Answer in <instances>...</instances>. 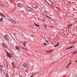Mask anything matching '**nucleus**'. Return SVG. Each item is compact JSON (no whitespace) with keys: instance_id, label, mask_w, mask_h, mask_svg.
I'll use <instances>...</instances> for the list:
<instances>
[{"instance_id":"nucleus-1","label":"nucleus","mask_w":77,"mask_h":77,"mask_svg":"<svg viewBox=\"0 0 77 77\" xmlns=\"http://www.w3.org/2000/svg\"><path fill=\"white\" fill-rule=\"evenodd\" d=\"M4 38L5 39V40H7V41H8V40H9V38H10L9 36V35H6L4 36Z\"/></svg>"},{"instance_id":"nucleus-2","label":"nucleus","mask_w":77,"mask_h":77,"mask_svg":"<svg viewBox=\"0 0 77 77\" xmlns=\"http://www.w3.org/2000/svg\"><path fill=\"white\" fill-rule=\"evenodd\" d=\"M53 52V50H50L49 51H48L46 52L48 54L49 53H52Z\"/></svg>"},{"instance_id":"nucleus-3","label":"nucleus","mask_w":77,"mask_h":77,"mask_svg":"<svg viewBox=\"0 0 77 77\" xmlns=\"http://www.w3.org/2000/svg\"><path fill=\"white\" fill-rule=\"evenodd\" d=\"M26 10H27L28 11H32V8L30 7H26Z\"/></svg>"},{"instance_id":"nucleus-4","label":"nucleus","mask_w":77,"mask_h":77,"mask_svg":"<svg viewBox=\"0 0 77 77\" xmlns=\"http://www.w3.org/2000/svg\"><path fill=\"white\" fill-rule=\"evenodd\" d=\"M7 55L8 57H9V58H12L11 54H7Z\"/></svg>"},{"instance_id":"nucleus-5","label":"nucleus","mask_w":77,"mask_h":77,"mask_svg":"<svg viewBox=\"0 0 77 77\" xmlns=\"http://www.w3.org/2000/svg\"><path fill=\"white\" fill-rule=\"evenodd\" d=\"M10 21L11 22H12V23L14 24H16L17 23V22L15 20H12V19H11L10 20Z\"/></svg>"},{"instance_id":"nucleus-6","label":"nucleus","mask_w":77,"mask_h":77,"mask_svg":"<svg viewBox=\"0 0 77 77\" xmlns=\"http://www.w3.org/2000/svg\"><path fill=\"white\" fill-rule=\"evenodd\" d=\"M72 26V24H70L68 25H67V28L68 29H69V27H71Z\"/></svg>"},{"instance_id":"nucleus-7","label":"nucleus","mask_w":77,"mask_h":77,"mask_svg":"<svg viewBox=\"0 0 77 77\" xmlns=\"http://www.w3.org/2000/svg\"><path fill=\"white\" fill-rule=\"evenodd\" d=\"M2 45L5 48H7L8 47V46L6 45L4 43H3L2 44Z\"/></svg>"},{"instance_id":"nucleus-8","label":"nucleus","mask_w":77,"mask_h":77,"mask_svg":"<svg viewBox=\"0 0 77 77\" xmlns=\"http://www.w3.org/2000/svg\"><path fill=\"white\" fill-rule=\"evenodd\" d=\"M18 6L19 8H21V4L20 3H19L18 5Z\"/></svg>"},{"instance_id":"nucleus-9","label":"nucleus","mask_w":77,"mask_h":77,"mask_svg":"<svg viewBox=\"0 0 77 77\" xmlns=\"http://www.w3.org/2000/svg\"><path fill=\"white\" fill-rule=\"evenodd\" d=\"M15 38H16L17 39H19L20 37H19V35H16L15 36Z\"/></svg>"},{"instance_id":"nucleus-10","label":"nucleus","mask_w":77,"mask_h":77,"mask_svg":"<svg viewBox=\"0 0 77 77\" xmlns=\"http://www.w3.org/2000/svg\"><path fill=\"white\" fill-rule=\"evenodd\" d=\"M73 47L72 46H71L70 47H69V48H66V50H69V49H71V48H73Z\"/></svg>"},{"instance_id":"nucleus-11","label":"nucleus","mask_w":77,"mask_h":77,"mask_svg":"<svg viewBox=\"0 0 77 77\" xmlns=\"http://www.w3.org/2000/svg\"><path fill=\"white\" fill-rule=\"evenodd\" d=\"M76 53H77V52L76 51H75L73 52L72 54H73V55H75V54H76Z\"/></svg>"},{"instance_id":"nucleus-12","label":"nucleus","mask_w":77,"mask_h":77,"mask_svg":"<svg viewBox=\"0 0 77 77\" xmlns=\"http://www.w3.org/2000/svg\"><path fill=\"white\" fill-rule=\"evenodd\" d=\"M12 65L13 66H14V67H15V68H16V67H15V63H12Z\"/></svg>"},{"instance_id":"nucleus-13","label":"nucleus","mask_w":77,"mask_h":77,"mask_svg":"<svg viewBox=\"0 0 77 77\" xmlns=\"http://www.w3.org/2000/svg\"><path fill=\"white\" fill-rule=\"evenodd\" d=\"M17 50H20V48L17 46H15Z\"/></svg>"},{"instance_id":"nucleus-14","label":"nucleus","mask_w":77,"mask_h":77,"mask_svg":"<svg viewBox=\"0 0 77 77\" xmlns=\"http://www.w3.org/2000/svg\"><path fill=\"white\" fill-rule=\"evenodd\" d=\"M26 42H23V45L24 46V47H26Z\"/></svg>"},{"instance_id":"nucleus-15","label":"nucleus","mask_w":77,"mask_h":77,"mask_svg":"<svg viewBox=\"0 0 77 77\" xmlns=\"http://www.w3.org/2000/svg\"><path fill=\"white\" fill-rule=\"evenodd\" d=\"M35 25L36 26V27H39V25L36 23H35Z\"/></svg>"},{"instance_id":"nucleus-16","label":"nucleus","mask_w":77,"mask_h":77,"mask_svg":"<svg viewBox=\"0 0 77 77\" xmlns=\"http://www.w3.org/2000/svg\"><path fill=\"white\" fill-rule=\"evenodd\" d=\"M23 67H26V64H24L22 65Z\"/></svg>"},{"instance_id":"nucleus-17","label":"nucleus","mask_w":77,"mask_h":77,"mask_svg":"<svg viewBox=\"0 0 77 77\" xmlns=\"http://www.w3.org/2000/svg\"><path fill=\"white\" fill-rule=\"evenodd\" d=\"M3 66L2 65H0V69H3Z\"/></svg>"},{"instance_id":"nucleus-18","label":"nucleus","mask_w":77,"mask_h":77,"mask_svg":"<svg viewBox=\"0 0 77 77\" xmlns=\"http://www.w3.org/2000/svg\"><path fill=\"white\" fill-rule=\"evenodd\" d=\"M71 60L70 61V62L69 63V64H68V65L69 66L71 65Z\"/></svg>"},{"instance_id":"nucleus-19","label":"nucleus","mask_w":77,"mask_h":77,"mask_svg":"<svg viewBox=\"0 0 77 77\" xmlns=\"http://www.w3.org/2000/svg\"><path fill=\"white\" fill-rule=\"evenodd\" d=\"M46 17H47L48 18H49V19H51V18L50 17H49V16H47Z\"/></svg>"},{"instance_id":"nucleus-20","label":"nucleus","mask_w":77,"mask_h":77,"mask_svg":"<svg viewBox=\"0 0 77 77\" xmlns=\"http://www.w3.org/2000/svg\"><path fill=\"white\" fill-rule=\"evenodd\" d=\"M2 21H3V18H1L0 19V21H1V22H2Z\"/></svg>"},{"instance_id":"nucleus-21","label":"nucleus","mask_w":77,"mask_h":77,"mask_svg":"<svg viewBox=\"0 0 77 77\" xmlns=\"http://www.w3.org/2000/svg\"><path fill=\"white\" fill-rule=\"evenodd\" d=\"M10 3H13V2H14V1L12 0H11L10 1Z\"/></svg>"},{"instance_id":"nucleus-22","label":"nucleus","mask_w":77,"mask_h":77,"mask_svg":"<svg viewBox=\"0 0 77 77\" xmlns=\"http://www.w3.org/2000/svg\"><path fill=\"white\" fill-rule=\"evenodd\" d=\"M59 43H58L57 44V45H55L54 46V47H57V46H58V45H59Z\"/></svg>"},{"instance_id":"nucleus-23","label":"nucleus","mask_w":77,"mask_h":77,"mask_svg":"<svg viewBox=\"0 0 77 77\" xmlns=\"http://www.w3.org/2000/svg\"><path fill=\"white\" fill-rule=\"evenodd\" d=\"M44 26H45V27L46 29L47 28L46 24H45V25H44Z\"/></svg>"},{"instance_id":"nucleus-24","label":"nucleus","mask_w":77,"mask_h":77,"mask_svg":"<svg viewBox=\"0 0 77 77\" xmlns=\"http://www.w3.org/2000/svg\"><path fill=\"white\" fill-rule=\"evenodd\" d=\"M69 65H68L67 66H66V68H69Z\"/></svg>"},{"instance_id":"nucleus-25","label":"nucleus","mask_w":77,"mask_h":77,"mask_svg":"<svg viewBox=\"0 0 77 77\" xmlns=\"http://www.w3.org/2000/svg\"><path fill=\"white\" fill-rule=\"evenodd\" d=\"M45 41H46V42L49 43V42H48V41H47V40H46Z\"/></svg>"},{"instance_id":"nucleus-26","label":"nucleus","mask_w":77,"mask_h":77,"mask_svg":"<svg viewBox=\"0 0 77 77\" xmlns=\"http://www.w3.org/2000/svg\"><path fill=\"white\" fill-rule=\"evenodd\" d=\"M56 8H57V9H59V8L57 7H56Z\"/></svg>"},{"instance_id":"nucleus-27","label":"nucleus","mask_w":77,"mask_h":77,"mask_svg":"<svg viewBox=\"0 0 77 77\" xmlns=\"http://www.w3.org/2000/svg\"><path fill=\"white\" fill-rule=\"evenodd\" d=\"M6 53H7V54H9V53H8V51H6Z\"/></svg>"},{"instance_id":"nucleus-28","label":"nucleus","mask_w":77,"mask_h":77,"mask_svg":"<svg viewBox=\"0 0 77 77\" xmlns=\"http://www.w3.org/2000/svg\"><path fill=\"white\" fill-rule=\"evenodd\" d=\"M44 45H45V46H47V45H46V43H44Z\"/></svg>"},{"instance_id":"nucleus-29","label":"nucleus","mask_w":77,"mask_h":77,"mask_svg":"<svg viewBox=\"0 0 77 77\" xmlns=\"http://www.w3.org/2000/svg\"><path fill=\"white\" fill-rule=\"evenodd\" d=\"M6 77H9V76L8 75H6Z\"/></svg>"},{"instance_id":"nucleus-30","label":"nucleus","mask_w":77,"mask_h":77,"mask_svg":"<svg viewBox=\"0 0 77 77\" xmlns=\"http://www.w3.org/2000/svg\"><path fill=\"white\" fill-rule=\"evenodd\" d=\"M17 35V34H16V33L14 34V36H15V35Z\"/></svg>"},{"instance_id":"nucleus-31","label":"nucleus","mask_w":77,"mask_h":77,"mask_svg":"<svg viewBox=\"0 0 77 77\" xmlns=\"http://www.w3.org/2000/svg\"><path fill=\"white\" fill-rule=\"evenodd\" d=\"M3 17H5V16H4V15H3Z\"/></svg>"},{"instance_id":"nucleus-32","label":"nucleus","mask_w":77,"mask_h":77,"mask_svg":"<svg viewBox=\"0 0 77 77\" xmlns=\"http://www.w3.org/2000/svg\"><path fill=\"white\" fill-rule=\"evenodd\" d=\"M76 53H77V50H76Z\"/></svg>"},{"instance_id":"nucleus-33","label":"nucleus","mask_w":77,"mask_h":77,"mask_svg":"<svg viewBox=\"0 0 77 77\" xmlns=\"http://www.w3.org/2000/svg\"><path fill=\"white\" fill-rule=\"evenodd\" d=\"M43 21H45V20H43Z\"/></svg>"},{"instance_id":"nucleus-34","label":"nucleus","mask_w":77,"mask_h":77,"mask_svg":"<svg viewBox=\"0 0 77 77\" xmlns=\"http://www.w3.org/2000/svg\"><path fill=\"white\" fill-rule=\"evenodd\" d=\"M25 71H26V72H27V70H25Z\"/></svg>"},{"instance_id":"nucleus-35","label":"nucleus","mask_w":77,"mask_h":77,"mask_svg":"<svg viewBox=\"0 0 77 77\" xmlns=\"http://www.w3.org/2000/svg\"><path fill=\"white\" fill-rule=\"evenodd\" d=\"M76 62H77V60L76 61Z\"/></svg>"},{"instance_id":"nucleus-36","label":"nucleus","mask_w":77,"mask_h":77,"mask_svg":"<svg viewBox=\"0 0 77 77\" xmlns=\"http://www.w3.org/2000/svg\"><path fill=\"white\" fill-rule=\"evenodd\" d=\"M52 27H54V26H52Z\"/></svg>"},{"instance_id":"nucleus-37","label":"nucleus","mask_w":77,"mask_h":77,"mask_svg":"<svg viewBox=\"0 0 77 77\" xmlns=\"http://www.w3.org/2000/svg\"><path fill=\"white\" fill-rule=\"evenodd\" d=\"M23 70L24 71V69Z\"/></svg>"},{"instance_id":"nucleus-38","label":"nucleus","mask_w":77,"mask_h":77,"mask_svg":"<svg viewBox=\"0 0 77 77\" xmlns=\"http://www.w3.org/2000/svg\"><path fill=\"white\" fill-rule=\"evenodd\" d=\"M10 77H11V76Z\"/></svg>"}]
</instances>
